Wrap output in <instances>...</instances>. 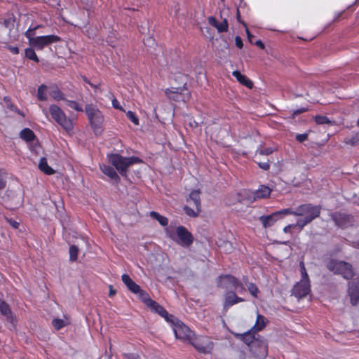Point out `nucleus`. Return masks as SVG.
<instances>
[{
  "label": "nucleus",
  "instance_id": "20e7f679",
  "mask_svg": "<svg viewBox=\"0 0 359 359\" xmlns=\"http://www.w3.org/2000/svg\"><path fill=\"white\" fill-rule=\"evenodd\" d=\"M85 112L87 116L89 125L96 135H101L103 132V123L104 117L102 112L97 105L87 104L85 106Z\"/></svg>",
  "mask_w": 359,
  "mask_h": 359
},
{
  "label": "nucleus",
  "instance_id": "4d7b16f0",
  "mask_svg": "<svg viewBox=\"0 0 359 359\" xmlns=\"http://www.w3.org/2000/svg\"><path fill=\"white\" fill-rule=\"evenodd\" d=\"M245 31H246L248 40L249 41V42L250 43H254V41H253L254 36L250 33V32L249 31V29L247 27H245Z\"/></svg>",
  "mask_w": 359,
  "mask_h": 359
},
{
  "label": "nucleus",
  "instance_id": "2f4dec72",
  "mask_svg": "<svg viewBox=\"0 0 359 359\" xmlns=\"http://www.w3.org/2000/svg\"><path fill=\"white\" fill-rule=\"evenodd\" d=\"M25 57L30 60H33L36 62H39V59L34 51V48L32 47L27 48L25 50Z\"/></svg>",
  "mask_w": 359,
  "mask_h": 359
},
{
  "label": "nucleus",
  "instance_id": "ddd939ff",
  "mask_svg": "<svg viewBox=\"0 0 359 359\" xmlns=\"http://www.w3.org/2000/svg\"><path fill=\"white\" fill-rule=\"evenodd\" d=\"M173 330L175 337L177 339H182L183 341H191L193 332L189 329V327L184 325L182 322L177 320V323L175 324V327H173Z\"/></svg>",
  "mask_w": 359,
  "mask_h": 359
},
{
  "label": "nucleus",
  "instance_id": "c03bdc74",
  "mask_svg": "<svg viewBox=\"0 0 359 359\" xmlns=\"http://www.w3.org/2000/svg\"><path fill=\"white\" fill-rule=\"evenodd\" d=\"M191 344L196 348V349L197 351H198L200 353H207L209 352V351L208 350L207 347H205V346H203L198 343H194V342H191Z\"/></svg>",
  "mask_w": 359,
  "mask_h": 359
},
{
  "label": "nucleus",
  "instance_id": "5701e85b",
  "mask_svg": "<svg viewBox=\"0 0 359 359\" xmlns=\"http://www.w3.org/2000/svg\"><path fill=\"white\" fill-rule=\"evenodd\" d=\"M268 322V320L266 319V318L261 315L257 314V320L255 325L251 328L254 332H257L259 331L262 330L264 327L266 326V323Z\"/></svg>",
  "mask_w": 359,
  "mask_h": 359
},
{
  "label": "nucleus",
  "instance_id": "e2e57ef3",
  "mask_svg": "<svg viewBox=\"0 0 359 359\" xmlns=\"http://www.w3.org/2000/svg\"><path fill=\"white\" fill-rule=\"evenodd\" d=\"M154 42V40L151 38V37H149L148 39H147L145 41H144V44L146 46H150L151 44H153Z\"/></svg>",
  "mask_w": 359,
  "mask_h": 359
},
{
  "label": "nucleus",
  "instance_id": "bb28decb",
  "mask_svg": "<svg viewBox=\"0 0 359 359\" xmlns=\"http://www.w3.org/2000/svg\"><path fill=\"white\" fill-rule=\"evenodd\" d=\"M50 95L56 101L65 100V94L57 86L53 87L50 91Z\"/></svg>",
  "mask_w": 359,
  "mask_h": 359
},
{
  "label": "nucleus",
  "instance_id": "a18cd8bd",
  "mask_svg": "<svg viewBox=\"0 0 359 359\" xmlns=\"http://www.w3.org/2000/svg\"><path fill=\"white\" fill-rule=\"evenodd\" d=\"M162 317L164 318L167 322L171 323L174 326H175V324H176L177 320H179L173 315L168 313V311H167V315H164V316H162Z\"/></svg>",
  "mask_w": 359,
  "mask_h": 359
},
{
  "label": "nucleus",
  "instance_id": "0eeeda50",
  "mask_svg": "<svg viewBox=\"0 0 359 359\" xmlns=\"http://www.w3.org/2000/svg\"><path fill=\"white\" fill-rule=\"evenodd\" d=\"M271 189L266 185H260L258 189L251 191L250 190H243L239 194L241 201H246L248 203H253L257 199L268 198L271 194Z\"/></svg>",
  "mask_w": 359,
  "mask_h": 359
},
{
  "label": "nucleus",
  "instance_id": "b1692460",
  "mask_svg": "<svg viewBox=\"0 0 359 359\" xmlns=\"http://www.w3.org/2000/svg\"><path fill=\"white\" fill-rule=\"evenodd\" d=\"M20 137L27 142H32L36 138L34 133L29 128H26L22 129L20 133Z\"/></svg>",
  "mask_w": 359,
  "mask_h": 359
},
{
  "label": "nucleus",
  "instance_id": "864d4df0",
  "mask_svg": "<svg viewBox=\"0 0 359 359\" xmlns=\"http://www.w3.org/2000/svg\"><path fill=\"white\" fill-rule=\"evenodd\" d=\"M235 44L237 48L241 49L243 47V43L242 39L239 36L235 37Z\"/></svg>",
  "mask_w": 359,
  "mask_h": 359
},
{
  "label": "nucleus",
  "instance_id": "4be33fe9",
  "mask_svg": "<svg viewBox=\"0 0 359 359\" xmlns=\"http://www.w3.org/2000/svg\"><path fill=\"white\" fill-rule=\"evenodd\" d=\"M39 168L41 172L48 175H53L55 172V170L49 166L45 157L40 158Z\"/></svg>",
  "mask_w": 359,
  "mask_h": 359
},
{
  "label": "nucleus",
  "instance_id": "e433bc0d",
  "mask_svg": "<svg viewBox=\"0 0 359 359\" xmlns=\"http://www.w3.org/2000/svg\"><path fill=\"white\" fill-rule=\"evenodd\" d=\"M348 295L350 297L351 304L353 306H356L359 303V294L357 292L350 291L348 290Z\"/></svg>",
  "mask_w": 359,
  "mask_h": 359
},
{
  "label": "nucleus",
  "instance_id": "6ab92c4d",
  "mask_svg": "<svg viewBox=\"0 0 359 359\" xmlns=\"http://www.w3.org/2000/svg\"><path fill=\"white\" fill-rule=\"evenodd\" d=\"M121 280L129 291L133 294H137L140 292V286L135 283L128 274H123Z\"/></svg>",
  "mask_w": 359,
  "mask_h": 359
},
{
  "label": "nucleus",
  "instance_id": "c756f323",
  "mask_svg": "<svg viewBox=\"0 0 359 359\" xmlns=\"http://www.w3.org/2000/svg\"><path fill=\"white\" fill-rule=\"evenodd\" d=\"M149 215L152 219L158 221L159 222V224H168V218L164 216H162L157 212L151 211L150 212Z\"/></svg>",
  "mask_w": 359,
  "mask_h": 359
},
{
  "label": "nucleus",
  "instance_id": "f704fd0d",
  "mask_svg": "<svg viewBox=\"0 0 359 359\" xmlns=\"http://www.w3.org/2000/svg\"><path fill=\"white\" fill-rule=\"evenodd\" d=\"M51 324L56 330H60V329H62V327L67 325V323H65V320L60 318H54L52 320Z\"/></svg>",
  "mask_w": 359,
  "mask_h": 359
},
{
  "label": "nucleus",
  "instance_id": "13d9d810",
  "mask_svg": "<svg viewBox=\"0 0 359 359\" xmlns=\"http://www.w3.org/2000/svg\"><path fill=\"white\" fill-rule=\"evenodd\" d=\"M294 226V227H296L297 226H285L284 229H283V231L285 233H290L291 231V229L292 227ZM299 226V230H302L303 227L304 226Z\"/></svg>",
  "mask_w": 359,
  "mask_h": 359
},
{
  "label": "nucleus",
  "instance_id": "1a4fd4ad",
  "mask_svg": "<svg viewBox=\"0 0 359 359\" xmlns=\"http://www.w3.org/2000/svg\"><path fill=\"white\" fill-rule=\"evenodd\" d=\"M217 287L226 290H237L241 287V290H244L243 285L238 278L230 274L221 275L218 277Z\"/></svg>",
  "mask_w": 359,
  "mask_h": 359
},
{
  "label": "nucleus",
  "instance_id": "de8ad7c7",
  "mask_svg": "<svg viewBox=\"0 0 359 359\" xmlns=\"http://www.w3.org/2000/svg\"><path fill=\"white\" fill-rule=\"evenodd\" d=\"M6 186V180L5 175L2 172V171L0 170V190L4 189Z\"/></svg>",
  "mask_w": 359,
  "mask_h": 359
},
{
  "label": "nucleus",
  "instance_id": "c85d7f7f",
  "mask_svg": "<svg viewBox=\"0 0 359 359\" xmlns=\"http://www.w3.org/2000/svg\"><path fill=\"white\" fill-rule=\"evenodd\" d=\"M47 86L45 84H41L37 89V98L40 101L47 100L46 95Z\"/></svg>",
  "mask_w": 359,
  "mask_h": 359
},
{
  "label": "nucleus",
  "instance_id": "5fc2aeb1",
  "mask_svg": "<svg viewBox=\"0 0 359 359\" xmlns=\"http://www.w3.org/2000/svg\"><path fill=\"white\" fill-rule=\"evenodd\" d=\"M259 168L264 170H268L270 168V164L268 161L258 163Z\"/></svg>",
  "mask_w": 359,
  "mask_h": 359
},
{
  "label": "nucleus",
  "instance_id": "9b49d317",
  "mask_svg": "<svg viewBox=\"0 0 359 359\" xmlns=\"http://www.w3.org/2000/svg\"><path fill=\"white\" fill-rule=\"evenodd\" d=\"M33 40V44L31 47L36 49L37 50H41L46 46L51 45L54 43L60 42L62 39L59 36L50 34L36 36L35 39Z\"/></svg>",
  "mask_w": 359,
  "mask_h": 359
},
{
  "label": "nucleus",
  "instance_id": "7c9ffc66",
  "mask_svg": "<svg viewBox=\"0 0 359 359\" xmlns=\"http://www.w3.org/2000/svg\"><path fill=\"white\" fill-rule=\"evenodd\" d=\"M344 142L346 144L355 147L359 145V133L353 135L351 137H346L344 139Z\"/></svg>",
  "mask_w": 359,
  "mask_h": 359
},
{
  "label": "nucleus",
  "instance_id": "8fccbe9b",
  "mask_svg": "<svg viewBox=\"0 0 359 359\" xmlns=\"http://www.w3.org/2000/svg\"><path fill=\"white\" fill-rule=\"evenodd\" d=\"M125 359H140V356L137 353H123Z\"/></svg>",
  "mask_w": 359,
  "mask_h": 359
},
{
  "label": "nucleus",
  "instance_id": "412c9836",
  "mask_svg": "<svg viewBox=\"0 0 359 359\" xmlns=\"http://www.w3.org/2000/svg\"><path fill=\"white\" fill-rule=\"evenodd\" d=\"M233 76L237 81L244 86L251 89L253 87V82L249 79L245 75L242 74L239 71L236 70L232 73Z\"/></svg>",
  "mask_w": 359,
  "mask_h": 359
},
{
  "label": "nucleus",
  "instance_id": "4c0bfd02",
  "mask_svg": "<svg viewBox=\"0 0 359 359\" xmlns=\"http://www.w3.org/2000/svg\"><path fill=\"white\" fill-rule=\"evenodd\" d=\"M67 104L70 108L76 110V111L83 112V107L76 101L74 100H66Z\"/></svg>",
  "mask_w": 359,
  "mask_h": 359
},
{
  "label": "nucleus",
  "instance_id": "c9c22d12",
  "mask_svg": "<svg viewBox=\"0 0 359 359\" xmlns=\"http://www.w3.org/2000/svg\"><path fill=\"white\" fill-rule=\"evenodd\" d=\"M35 35V31L33 29V27H30L25 32V36L28 39L29 44L30 46L33 44V39H35L34 36Z\"/></svg>",
  "mask_w": 359,
  "mask_h": 359
},
{
  "label": "nucleus",
  "instance_id": "f8f14e48",
  "mask_svg": "<svg viewBox=\"0 0 359 359\" xmlns=\"http://www.w3.org/2000/svg\"><path fill=\"white\" fill-rule=\"evenodd\" d=\"M290 213H291L290 209H289V208H285L276 211L268 215L260 216L259 217V221L262 224H270L271 223L276 222L287 215H290Z\"/></svg>",
  "mask_w": 359,
  "mask_h": 359
},
{
  "label": "nucleus",
  "instance_id": "052dcab7",
  "mask_svg": "<svg viewBox=\"0 0 359 359\" xmlns=\"http://www.w3.org/2000/svg\"><path fill=\"white\" fill-rule=\"evenodd\" d=\"M236 18L239 22L242 23L245 27H247L246 24L243 21H242L241 19V15H240V11H239L238 8H236Z\"/></svg>",
  "mask_w": 359,
  "mask_h": 359
},
{
  "label": "nucleus",
  "instance_id": "774afa93",
  "mask_svg": "<svg viewBox=\"0 0 359 359\" xmlns=\"http://www.w3.org/2000/svg\"><path fill=\"white\" fill-rule=\"evenodd\" d=\"M83 81H84L85 83H88V85H90V83H91V82H90V81H89L86 77H85V78L83 79Z\"/></svg>",
  "mask_w": 359,
  "mask_h": 359
},
{
  "label": "nucleus",
  "instance_id": "393cba45",
  "mask_svg": "<svg viewBox=\"0 0 359 359\" xmlns=\"http://www.w3.org/2000/svg\"><path fill=\"white\" fill-rule=\"evenodd\" d=\"M0 312L8 320L12 318V312L10 309L9 305L4 302V300L0 299Z\"/></svg>",
  "mask_w": 359,
  "mask_h": 359
},
{
  "label": "nucleus",
  "instance_id": "a19ab883",
  "mask_svg": "<svg viewBox=\"0 0 359 359\" xmlns=\"http://www.w3.org/2000/svg\"><path fill=\"white\" fill-rule=\"evenodd\" d=\"M300 273L302 275L301 280H304L306 282L310 283L309 275L306 272V269L305 268L304 264L302 262H300Z\"/></svg>",
  "mask_w": 359,
  "mask_h": 359
},
{
  "label": "nucleus",
  "instance_id": "a878e982",
  "mask_svg": "<svg viewBox=\"0 0 359 359\" xmlns=\"http://www.w3.org/2000/svg\"><path fill=\"white\" fill-rule=\"evenodd\" d=\"M139 299L146 304L147 307H149L151 303L154 301L151 299L149 295V294L144 290H142L141 287L140 288V292L136 294Z\"/></svg>",
  "mask_w": 359,
  "mask_h": 359
},
{
  "label": "nucleus",
  "instance_id": "6e6552de",
  "mask_svg": "<svg viewBox=\"0 0 359 359\" xmlns=\"http://www.w3.org/2000/svg\"><path fill=\"white\" fill-rule=\"evenodd\" d=\"M165 94L170 100L176 102L182 100L184 102L189 101L191 96L190 91L186 87V83L182 87L166 88Z\"/></svg>",
  "mask_w": 359,
  "mask_h": 359
},
{
  "label": "nucleus",
  "instance_id": "49530a36",
  "mask_svg": "<svg viewBox=\"0 0 359 359\" xmlns=\"http://www.w3.org/2000/svg\"><path fill=\"white\" fill-rule=\"evenodd\" d=\"M111 103L114 108L125 112V109L121 106L119 102L116 97H113L111 100Z\"/></svg>",
  "mask_w": 359,
  "mask_h": 359
},
{
  "label": "nucleus",
  "instance_id": "cd10ccee",
  "mask_svg": "<svg viewBox=\"0 0 359 359\" xmlns=\"http://www.w3.org/2000/svg\"><path fill=\"white\" fill-rule=\"evenodd\" d=\"M152 312L158 313L161 316H164V315H167V311L158 302L154 301L149 306Z\"/></svg>",
  "mask_w": 359,
  "mask_h": 359
},
{
  "label": "nucleus",
  "instance_id": "0e129e2a",
  "mask_svg": "<svg viewBox=\"0 0 359 359\" xmlns=\"http://www.w3.org/2000/svg\"><path fill=\"white\" fill-rule=\"evenodd\" d=\"M100 85H101L100 83H98L97 85H95L93 83H90V86L95 89V92H97V90H99V92L101 93L102 90L100 88Z\"/></svg>",
  "mask_w": 359,
  "mask_h": 359
},
{
  "label": "nucleus",
  "instance_id": "a211bd4d",
  "mask_svg": "<svg viewBox=\"0 0 359 359\" xmlns=\"http://www.w3.org/2000/svg\"><path fill=\"white\" fill-rule=\"evenodd\" d=\"M208 23L215 29L219 33L226 32L229 29V23L226 18L219 22L214 16H210L208 18Z\"/></svg>",
  "mask_w": 359,
  "mask_h": 359
},
{
  "label": "nucleus",
  "instance_id": "7ed1b4c3",
  "mask_svg": "<svg viewBox=\"0 0 359 359\" xmlns=\"http://www.w3.org/2000/svg\"><path fill=\"white\" fill-rule=\"evenodd\" d=\"M108 161L111 163L119 172V174L127 177L128 168L137 163H143V161L137 156L125 157L118 154H109L107 156Z\"/></svg>",
  "mask_w": 359,
  "mask_h": 359
},
{
  "label": "nucleus",
  "instance_id": "f03ea898",
  "mask_svg": "<svg viewBox=\"0 0 359 359\" xmlns=\"http://www.w3.org/2000/svg\"><path fill=\"white\" fill-rule=\"evenodd\" d=\"M165 226L167 237L177 245L184 248H189L194 243V237L193 234L184 226H177L176 229L173 226Z\"/></svg>",
  "mask_w": 359,
  "mask_h": 359
},
{
  "label": "nucleus",
  "instance_id": "6e6d98bb",
  "mask_svg": "<svg viewBox=\"0 0 359 359\" xmlns=\"http://www.w3.org/2000/svg\"><path fill=\"white\" fill-rule=\"evenodd\" d=\"M272 149L271 148H264L259 150V154L262 155H269L272 153Z\"/></svg>",
  "mask_w": 359,
  "mask_h": 359
},
{
  "label": "nucleus",
  "instance_id": "f257e3e1",
  "mask_svg": "<svg viewBox=\"0 0 359 359\" xmlns=\"http://www.w3.org/2000/svg\"><path fill=\"white\" fill-rule=\"evenodd\" d=\"M291 213L290 215L298 217L296 224H309L316 218L318 217L321 212V206L312 203L302 204L295 208H289Z\"/></svg>",
  "mask_w": 359,
  "mask_h": 359
},
{
  "label": "nucleus",
  "instance_id": "72a5a7b5",
  "mask_svg": "<svg viewBox=\"0 0 359 359\" xmlns=\"http://www.w3.org/2000/svg\"><path fill=\"white\" fill-rule=\"evenodd\" d=\"M69 259L71 262H75L78 259L79 248L75 245L69 247Z\"/></svg>",
  "mask_w": 359,
  "mask_h": 359
},
{
  "label": "nucleus",
  "instance_id": "423d86ee",
  "mask_svg": "<svg viewBox=\"0 0 359 359\" xmlns=\"http://www.w3.org/2000/svg\"><path fill=\"white\" fill-rule=\"evenodd\" d=\"M49 112L53 119L65 130L69 132L73 130L74 125L72 121L67 116L59 106L56 104L50 105Z\"/></svg>",
  "mask_w": 359,
  "mask_h": 359
},
{
  "label": "nucleus",
  "instance_id": "dca6fc26",
  "mask_svg": "<svg viewBox=\"0 0 359 359\" xmlns=\"http://www.w3.org/2000/svg\"><path fill=\"white\" fill-rule=\"evenodd\" d=\"M234 336L236 339L247 344L250 348H251V344H252L257 338V334H256L252 329L243 334L236 333L234 334Z\"/></svg>",
  "mask_w": 359,
  "mask_h": 359
},
{
  "label": "nucleus",
  "instance_id": "f3484780",
  "mask_svg": "<svg viewBox=\"0 0 359 359\" xmlns=\"http://www.w3.org/2000/svg\"><path fill=\"white\" fill-rule=\"evenodd\" d=\"M244 299L236 295L233 290L228 291L225 294V301L224 304V309L227 310L233 305L243 302Z\"/></svg>",
  "mask_w": 359,
  "mask_h": 359
},
{
  "label": "nucleus",
  "instance_id": "338daca9",
  "mask_svg": "<svg viewBox=\"0 0 359 359\" xmlns=\"http://www.w3.org/2000/svg\"><path fill=\"white\" fill-rule=\"evenodd\" d=\"M14 108H15V109H14V111H15L17 114H18L19 115H20V116H23V117L25 116V114H24V113H23L22 111H20V110L19 109H18L16 107H15Z\"/></svg>",
  "mask_w": 359,
  "mask_h": 359
},
{
  "label": "nucleus",
  "instance_id": "ea45409f",
  "mask_svg": "<svg viewBox=\"0 0 359 359\" xmlns=\"http://www.w3.org/2000/svg\"><path fill=\"white\" fill-rule=\"evenodd\" d=\"M348 290L357 292L359 294V277L354 280L349 282Z\"/></svg>",
  "mask_w": 359,
  "mask_h": 359
},
{
  "label": "nucleus",
  "instance_id": "3c124183",
  "mask_svg": "<svg viewBox=\"0 0 359 359\" xmlns=\"http://www.w3.org/2000/svg\"><path fill=\"white\" fill-rule=\"evenodd\" d=\"M307 139H308V134H306V133L297 134L296 135V140L299 142H303L304 141L306 140Z\"/></svg>",
  "mask_w": 359,
  "mask_h": 359
},
{
  "label": "nucleus",
  "instance_id": "473e14b6",
  "mask_svg": "<svg viewBox=\"0 0 359 359\" xmlns=\"http://www.w3.org/2000/svg\"><path fill=\"white\" fill-rule=\"evenodd\" d=\"M313 119L316 124L318 125H332V122L329 119V118L327 116L316 115L313 117Z\"/></svg>",
  "mask_w": 359,
  "mask_h": 359
},
{
  "label": "nucleus",
  "instance_id": "4468645a",
  "mask_svg": "<svg viewBox=\"0 0 359 359\" xmlns=\"http://www.w3.org/2000/svg\"><path fill=\"white\" fill-rule=\"evenodd\" d=\"M310 292V283L300 280L294 285L292 290V295L294 296L298 299H301L306 297Z\"/></svg>",
  "mask_w": 359,
  "mask_h": 359
},
{
  "label": "nucleus",
  "instance_id": "603ef678",
  "mask_svg": "<svg viewBox=\"0 0 359 359\" xmlns=\"http://www.w3.org/2000/svg\"><path fill=\"white\" fill-rule=\"evenodd\" d=\"M6 48L13 55H18L19 53V48L17 46L8 45Z\"/></svg>",
  "mask_w": 359,
  "mask_h": 359
},
{
  "label": "nucleus",
  "instance_id": "680f3d73",
  "mask_svg": "<svg viewBox=\"0 0 359 359\" xmlns=\"http://www.w3.org/2000/svg\"><path fill=\"white\" fill-rule=\"evenodd\" d=\"M116 290L113 288L112 285H109V297H112L116 294Z\"/></svg>",
  "mask_w": 359,
  "mask_h": 359
},
{
  "label": "nucleus",
  "instance_id": "09e8293b",
  "mask_svg": "<svg viewBox=\"0 0 359 359\" xmlns=\"http://www.w3.org/2000/svg\"><path fill=\"white\" fill-rule=\"evenodd\" d=\"M308 110H309V109L306 107H301L299 109H297L293 111V112L292 114V117L294 118L297 115L304 113V112L307 111Z\"/></svg>",
  "mask_w": 359,
  "mask_h": 359
},
{
  "label": "nucleus",
  "instance_id": "9d476101",
  "mask_svg": "<svg viewBox=\"0 0 359 359\" xmlns=\"http://www.w3.org/2000/svg\"><path fill=\"white\" fill-rule=\"evenodd\" d=\"M253 355L259 359L265 358L268 355V343L264 337L257 334V338L251 344L250 348Z\"/></svg>",
  "mask_w": 359,
  "mask_h": 359
},
{
  "label": "nucleus",
  "instance_id": "2eb2a0df",
  "mask_svg": "<svg viewBox=\"0 0 359 359\" xmlns=\"http://www.w3.org/2000/svg\"><path fill=\"white\" fill-rule=\"evenodd\" d=\"M100 170L107 175L110 180H111L115 184H118L121 182V179L116 170L111 165L106 164H100Z\"/></svg>",
  "mask_w": 359,
  "mask_h": 359
},
{
  "label": "nucleus",
  "instance_id": "bf43d9fd",
  "mask_svg": "<svg viewBox=\"0 0 359 359\" xmlns=\"http://www.w3.org/2000/svg\"><path fill=\"white\" fill-rule=\"evenodd\" d=\"M253 43L262 50L265 48V46L261 40H257Z\"/></svg>",
  "mask_w": 359,
  "mask_h": 359
},
{
  "label": "nucleus",
  "instance_id": "aec40b11",
  "mask_svg": "<svg viewBox=\"0 0 359 359\" xmlns=\"http://www.w3.org/2000/svg\"><path fill=\"white\" fill-rule=\"evenodd\" d=\"M201 191L199 190H193L189 194L187 202L190 205L194 207L197 211H201Z\"/></svg>",
  "mask_w": 359,
  "mask_h": 359
},
{
  "label": "nucleus",
  "instance_id": "79ce46f5",
  "mask_svg": "<svg viewBox=\"0 0 359 359\" xmlns=\"http://www.w3.org/2000/svg\"><path fill=\"white\" fill-rule=\"evenodd\" d=\"M185 213L190 217H196L200 211H197L196 209L191 208V207L186 205L184 207Z\"/></svg>",
  "mask_w": 359,
  "mask_h": 359
},
{
  "label": "nucleus",
  "instance_id": "39448f33",
  "mask_svg": "<svg viewBox=\"0 0 359 359\" xmlns=\"http://www.w3.org/2000/svg\"><path fill=\"white\" fill-rule=\"evenodd\" d=\"M327 269L334 274L341 275L346 280L352 279L355 276L353 266L345 261L330 259L326 264Z\"/></svg>",
  "mask_w": 359,
  "mask_h": 359
},
{
  "label": "nucleus",
  "instance_id": "69168bd1",
  "mask_svg": "<svg viewBox=\"0 0 359 359\" xmlns=\"http://www.w3.org/2000/svg\"><path fill=\"white\" fill-rule=\"evenodd\" d=\"M4 25L6 27H7V28L11 29V28H10V25H11V19H10V18H8V19H5V20H4Z\"/></svg>",
  "mask_w": 359,
  "mask_h": 359
},
{
  "label": "nucleus",
  "instance_id": "58836bf2",
  "mask_svg": "<svg viewBox=\"0 0 359 359\" xmlns=\"http://www.w3.org/2000/svg\"><path fill=\"white\" fill-rule=\"evenodd\" d=\"M127 118L135 125L138 126L140 123L139 118L136 114L132 111H128L126 113Z\"/></svg>",
  "mask_w": 359,
  "mask_h": 359
},
{
  "label": "nucleus",
  "instance_id": "37998d69",
  "mask_svg": "<svg viewBox=\"0 0 359 359\" xmlns=\"http://www.w3.org/2000/svg\"><path fill=\"white\" fill-rule=\"evenodd\" d=\"M248 291L254 297H257V293L259 292V289L257 286L252 283H249L248 286Z\"/></svg>",
  "mask_w": 359,
  "mask_h": 359
}]
</instances>
